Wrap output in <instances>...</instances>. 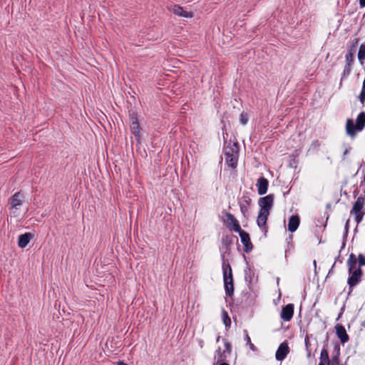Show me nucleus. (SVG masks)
Returning <instances> with one entry per match:
<instances>
[{"instance_id": "1", "label": "nucleus", "mask_w": 365, "mask_h": 365, "mask_svg": "<svg viewBox=\"0 0 365 365\" xmlns=\"http://www.w3.org/2000/svg\"><path fill=\"white\" fill-rule=\"evenodd\" d=\"M356 264L357 257L354 254H350L347 260L348 271L349 274V277L347 280V284L349 287V293L353 291V288L361 280L363 272L361 268H356Z\"/></svg>"}, {"instance_id": "2", "label": "nucleus", "mask_w": 365, "mask_h": 365, "mask_svg": "<svg viewBox=\"0 0 365 365\" xmlns=\"http://www.w3.org/2000/svg\"><path fill=\"white\" fill-rule=\"evenodd\" d=\"M225 162L230 168H235L237 165L239 158V144L237 142L230 141L224 148Z\"/></svg>"}, {"instance_id": "3", "label": "nucleus", "mask_w": 365, "mask_h": 365, "mask_svg": "<svg viewBox=\"0 0 365 365\" xmlns=\"http://www.w3.org/2000/svg\"><path fill=\"white\" fill-rule=\"evenodd\" d=\"M365 127V112L360 113L356 118V123L354 125L351 119H348L346 123V133L351 136L354 137L357 131H361Z\"/></svg>"}, {"instance_id": "4", "label": "nucleus", "mask_w": 365, "mask_h": 365, "mask_svg": "<svg viewBox=\"0 0 365 365\" xmlns=\"http://www.w3.org/2000/svg\"><path fill=\"white\" fill-rule=\"evenodd\" d=\"M223 281L225 293L227 296L232 297L234 293V284L232 268L230 264H222Z\"/></svg>"}, {"instance_id": "5", "label": "nucleus", "mask_w": 365, "mask_h": 365, "mask_svg": "<svg viewBox=\"0 0 365 365\" xmlns=\"http://www.w3.org/2000/svg\"><path fill=\"white\" fill-rule=\"evenodd\" d=\"M365 208V197L359 196L353 205L351 214L354 215V220L357 224L360 223L364 217Z\"/></svg>"}, {"instance_id": "6", "label": "nucleus", "mask_w": 365, "mask_h": 365, "mask_svg": "<svg viewBox=\"0 0 365 365\" xmlns=\"http://www.w3.org/2000/svg\"><path fill=\"white\" fill-rule=\"evenodd\" d=\"M222 220L228 229L235 232L240 230L241 227L240 223L232 214L230 212H225Z\"/></svg>"}, {"instance_id": "7", "label": "nucleus", "mask_w": 365, "mask_h": 365, "mask_svg": "<svg viewBox=\"0 0 365 365\" xmlns=\"http://www.w3.org/2000/svg\"><path fill=\"white\" fill-rule=\"evenodd\" d=\"M260 207L259 211L269 212L274 204V195L269 194L265 197H260L258 201Z\"/></svg>"}, {"instance_id": "8", "label": "nucleus", "mask_w": 365, "mask_h": 365, "mask_svg": "<svg viewBox=\"0 0 365 365\" xmlns=\"http://www.w3.org/2000/svg\"><path fill=\"white\" fill-rule=\"evenodd\" d=\"M24 196L20 192L14 193L9 199V204L10 210L15 214L18 207L23 204Z\"/></svg>"}, {"instance_id": "9", "label": "nucleus", "mask_w": 365, "mask_h": 365, "mask_svg": "<svg viewBox=\"0 0 365 365\" xmlns=\"http://www.w3.org/2000/svg\"><path fill=\"white\" fill-rule=\"evenodd\" d=\"M130 130L132 133L135 135L138 142H140V126L138 122L137 115L135 113H132L130 115Z\"/></svg>"}, {"instance_id": "10", "label": "nucleus", "mask_w": 365, "mask_h": 365, "mask_svg": "<svg viewBox=\"0 0 365 365\" xmlns=\"http://www.w3.org/2000/svg\"><path fill=\"white\" fill-rule=\"evenodd\" d=\"M237 232L239 233L240 239H241V242L244 245L245 252H250L252 249V245L250 241L249 234L247 232H246L245 231H244L243 230H242V228L240 229V231H237Z\"/></svg>"}, {"instance_id": "11", "label": "nucleus", "mask_w": 365, "mask_h": 365, "mask_svg": "<svg viewBox=\"0 0 365 365\" xmlns=\"http://www.w3.org/2000/svg\"><path fill=\"white\" fill-rule=\"evenodd\" d=\"M269 215V212L259 211L257 219V225L264 232L265 234L267 232L268 229L267 226V221Z\"/></svg>"}, {"instance_id": "12", "label": "nucleus", "mask_w": 365, "mask_h": 365, "mask_svg": "<svg viewBox=\"0 0 365 365\" xmlns=\"http://www.w3.org/2000/svg\"><path fill=\"white\" fill-rule=\"evenodd\" d=\"M251 202L252 199L247 195H243L239 200L240 211L245 217H246V215L248 212Z\"/></svg>"}, {"instance_id": "13", "label": "nucleus", "mask_w": 365, "mask_h": 365, "mask_svg": "<svg viewBox=\"0 0 365 365\" xmlns=\"http://www.w3.org/2000/svg\"><path fill=\"white\" fill-rule=\"evenodd\" d=\"M294 314V304H288L282 309L280 317L284 322H289Z\"/></svg>"}, {"instance_id": "14", "label": "nucleus", "mask_w": 365, "mask_h": 365, "mask_svg": "<svg viewBox=\"0 0 365 365\" xmlns=\"http://www.w3.org/2000/svg\"><path fill=\"white\" fill-rule=\"evenodd\" d=\"M289 352V348L287 342L282 343L275 354L276 359L278 361H282L285 359L287 355Z\"/></svg>"}, {"instance_id": "15", "label": "nucleus", "mask_w": 365, "mask_h": 365, "mask_svg": "<svg viewBox=\"0 0 365 365\" xmlns=\"http://www.w3.org/2000/svg\"><path fill=\"white\" fill-rule=\"evenodd\" d=\"M269 181L264 177H261L257 180L256 186L257 187L258 194L262 195L267 191Z\"/></svg>"}, {"instance_id": "16", "label": "nucleus", "mask_w": 365, "mask_h": 365, "mask_svg": "<svg viewBox=\"0 0 365 365\" xmlns=\"http://www.w3.org/2000/svg\"><path fill=\"white\" fill-rule=\"evenodd\" d=\"M335 329L336 335L338 338L340 339L341 343L345 344L346 342H347L349 341V337L346 333L345 328L341 324H337Z\"/></svg>"}, {"instance_id": "17", "label": "nucleus", "mask_w": 365, "mask_h": 365, "mask_svg": "<svg viewBox=\"0 0 365 365\" xmlns=\"http://www.w3.org/2000/svg\"><path fill=\"white\" fill-rule=\"evenodd\" d=\"M34 235L31 232H26L19 236L18 245L20 248H25L31 240L33 239Z\"/></svg>"}, {"instance_id": "18", "label": "nucleus", "mask_w": 365, "mask_h": 365, "mask_svg": "<svg viewBox=\"0 0 365 365\" xmlns=\"http://www.w3.org/2000/svg\"><path fill=\"white\" fill-rule=\"evenodd\" d=\"M170 11L173 14L182 17L192 18L193 14L192 12L184 11L182 7L178 5H174L170 8Z\"/></svg>"}, {"instance_id": "19", "label": "nucleus", "mask_w": 365, "mask_h": 365, "mask_svg": "<svg viewBox=\"0 0 365 365\" xmlns=\"http://www.w3.org/2000/svg\"><path fill=\"white\" fill-rule=\"evenodd\" d=\"M299 222L298 215H292L288 222V230L291 232H295L299 225Z\"/></svg>"}, {"instance_id": "20", "label": "nucleus", "mask_w": 365, "mask_h": 365, "mask_svg": "<svg viewBox=\"0 0 365 365\" xmlns=\"http://www.w3.org/2000/svg\"><path fill=\"white\" fill-rule=\"evenodd\" d=\"M329 359L327 349L323 348L320 354L319 363L318 365H328Z\"/></svg>"}, {"instance_id": "21", "label": "nucleus", "mask_w": 365, "mask_h": 365, "mask_svg": "<svg viewBox=\"0 0 365 365\" xmlns=\"http://www.w3.org/2000/svg\"><path fill=\"white\" fill-rule=\"evenodd\" d=\"M215 359L216 361L214 363V364H219L220 362H222L226 360V356L224 353L222 352L220 347H219L215 351Z\"/></svg>"}, {"instance_id": "22", "label": "nucleus", "mask_w": 365, "mask_h": 365, "mask_svg": "<svg viewBox=\"0 0 365 365\" xmlns=\"http://www.w3.org/2000/svg\"><path fill=\"white\" fill-rule=\"evenodd\" d=\"M358 58L360 63L362 65L364 63V61L365 59V44H361L359 52H358Z\"/></svg>"}, {"instance_id": "23", "label": "nucleus", "mask_w": 365, "mask_h": 365, "mask_svg": "<svg viewBox=\"0 0 365 365\" xmlns=\"http://www.w3.org/2000/svg\"><path fill=\"white\" fill-rule=\"evenodd\" d=\"M222 314V321H223L224 324L225 325L226 327H230L231 319H230V317L228 316L227 312L225 309H223Z\"/></svg>"}, {"instance_id": "24", "label": "nucleus", "mask_w": 365, "mask_h": 365, "mask_svg": "<svg viewBox=\"0 0 365 365\" xmlns=\"http://www.w3.org/2000/svg\"><path fill=\"white\" fill-rule=\"evenodd\" d=\"M358 43H359V39L355 38L353 41L351 45L349 46L348 53H351L354 56L356 51V47H357Z\"/></svg>"}, {"instance_id": "25", "label": "nucleus", "mask_w": 365, "mask_h": 365, "mask_svg": "<svg viewBox=\"0 0 365 365\" xmlns=\"http://www.w3.org/2000/svg\"><path fill=\"white\" fill-rule=\"evenodd\" d=\"M328 365H341L339 352L336 355L333 356L331 359H329V363Z\"/></svg>"}, {"instance_id": "26", "label": "nucleus", "mask_w": 365, "mask_h": 365, "mask_svg": "<svg viewBox=\"0 0 365 365\" xmlns=\"http://www.w3.org/2000/svg\"><path fill=\"white\" fill-rule=\"evenodd\" d=\"M245 340L246 341L247 344L250 346V349H252V351H256L257 349H256L255 346L252 343L250 337L249 336L247 330H245Z\"/></svg>"}, {"instance_id": "27", "label": "nucleus", "mask_w": 365, "mask_h": 365, "mask_svg": "<svg viewBox=\"0 0 365 365\" xmlns=\"http://www.w3.org/2000/svg\"><path fill=\"white\" fill-rule=\"evenodd\" d=\"M249 117L247 113L242 112L240 115V122L242 125H246L248 122Z\"/></svg>"}, {"instance_id": "28", "label": "nucleus", "mask_w": 365, "mask_h": 365, "mask_svg": "<svg viewBox=\"0 0 365 365\" xmlns=\"http://www.w3.org/2000/svg\"><path fill=\"white\" fill-rule=\"evenodd\" d=\"M354 55L351 54V53H346V55L345 56V59H346V64H348V65H352L353 62H354Z\"/></svg>"}, {"instance_id": "29", "label": "nucleus", "mask_w": 365, "mask_h": 365, "mask_svg": "<svg viewBox=\"0 0 365 365\" xmlns=\"http://www.w3.org/2000/svg\"><path fill=\"white\" fill-rule=\"evenodd\" d=\"M357 260H359V267L357 268H361L362 266L365 265V257L363 255L360 254Z\"/></svg>"}, {"instance_id": "30", "label": "nucleus", "mask_w": 365, "mask_h": 365, "mask_svg": "<svg viewBox=\"0 0 365 365\" xmlns=\"http://www.w3.org/2000/svg\"><path fill=\"white\" fill-rule=\"evenodd\" d=\"M225 351H227V353L230 354L232 351L231 344L229 341H225Z\"/></svg>"}, {"instance_id": "31", "label": "nucleus", "mask_w": 365, "mask_h": 365, "mask_svg": "<svg viewBox=\"0 0 365 365\" xmlns=\"http://www.w3.org/2000/svg\"><path fill=\"white\" fill-rule=\"evenodd\" d=\"M351 65L346 64L344 70V75H349L351 72Z\"/></svg>"}, {"instance_id": "32", "label": "nucleus", "mask_w": 365, "mask_h": 365, "mask_svg": "<svg viewBox=\"0 0 365 365\" xmlns=\"http://www.w3.org/2000/svg\"><path fill=\"white\" fill-rule=\"evenodd\" d=\"M359 100H360L361 103L362 104H364V101H365V92H364L362 91H361V93L359 95Z\"/></svg>"}, {"instance_id": "33", "label": "nucleus", "mask_w": 365, "mask_h": 365, "mask_svg": "<svg viewBox=\"0 0 365 365\" xmlns=\"http://www.w3.org/2000/svg\"><path fill=\"white\" fill-rule=\"evenodd\" d=\"M359 4L361 8L365 6V0H359Z\"/></svg>"}, {"instance_id": "34", "label": "nucleus", "mask_w": 365, "mask_h": 365, "mask_svg": "<svg viewBox=\"0 0 365 365\" xmlns=\"http://www.w3.org/2000/svg\"><path fill=\"white\" fill-rule=\"evenodd\" d=\"M117 365H128L126 363L122 361H119L118 363H117Z\"/></svg>"}, {"instance_id": "35", "label": "nucleus", "mask_w": 365, "mask_h": 365, "mask_svg": "<svg viewBox=\"0 0 365 365\" xmlns=\"http://www.w3.org/2000/svg\"><path fill=\"white\" fill-rule=\"evenodd\" d=\"M362 91L365 92V79L364 80V82H363V86H362Z\"/></svg>"}, {"instance_id": "36", "label": "nucleus", "mask_w": 365, "mask_h": 365, "mask_svg": "<svg viewBox=\"0 0 365 365\" xmlns=\"http://www.w3.org/2000/svg\"><path fill=\"white\" fill-rule=\"evenodd\" d=\"M220 364L219 365H229V364H227V362H225V361H222V362H220L219 363Z\"/></svg>"}, {"instance_id": "37", "label": "nucleus", "mask_w": 365, "mask_h": 365, "mask_svg": "<svg viewBox=\"0 0 365 365\" xmlns=\"http://www.w3.org/2000/svg\"><path fill=\"white\" fill-rule=\"evenodd\" d=\"M348 149L345 150L344 153V155H346L347 153H348Z\"/></svg>"}, {"instance_id": "38", "label": "nucleus", "mask_w": 365, "mask_h": 365, "mask_svg": "<svg viewBox=\"0 0 365 365\" xmlns=\"http://www.w3.org/2000/svg\"><path fill=\"white\" fill-rule=\"evenodd\" d=\"M219 340H220V336H217V341H219Z\"/></svg>"}]
</instances>
